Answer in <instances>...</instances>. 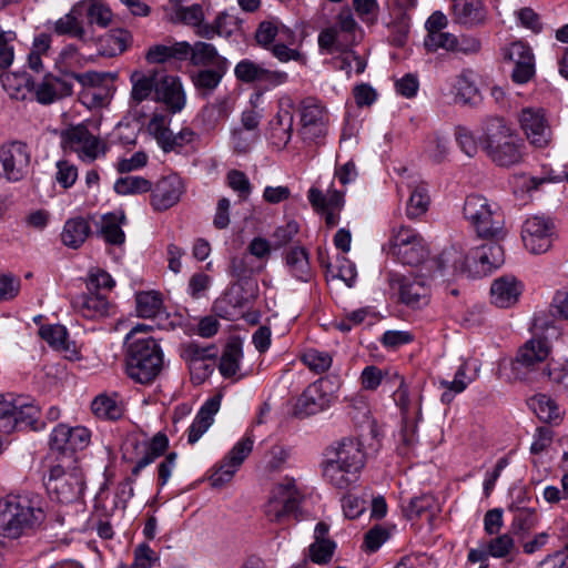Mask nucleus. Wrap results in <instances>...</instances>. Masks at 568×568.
<instances>
[{"label": "nucleus", "mask_w": 568, "mask_h": 568, "mask_svg": "<svg viewBox=\"0 0 568 568\" xmlns=\"http://www.w3.org/2000/svg\"><path fill=\"white\" fill-rule=\"evenodd\" d=\"M285 265L288 273L301 282H307L312 277L308 253L304 247H291L285 253Z\"/></svg>", "instance_id": "obj_37"}, {"label": "nucleus", "mask_w": 568, "mask_h": 568, "mask_svg": "<svg viewBox=\"0 0 568 568\" xmlns=\"http://www.w3.org/2000/svg\"><path fill=\"white\" fill-rule=\"evenodd\" d=\"M294 110L287 102L281 103L276 115L270 121L267 129V139L273 146L282 150L285 148L293 135Z\"/></svg>", "instance_id": "obj_26"}, {"label": "nucleus", "mask_w": 568, "mask_h": 568, "mask_svg": "<svg viewBox=\"0 0 568 568\" xmlns=\"http://www.w3.org/2000/svg\"><path fill=\"white\" fill-rule=\"evenodd\" d=\"M498 241L499 240H493L487 244L476 247L471 251L470 257L467 256L465 261L460 263H457L455 258L457 254L456 251H445L438 258L439 267L444 268L445 264L453 261V267L458 272L471 271L473 262L478 264L477 273H487L493 268H498L505 261L504 250Z\"/></svg>", "instance_id": "obj_10"}, {"label": "nucleus", "mask_w": 568, "mask_h": 568, "mask_svg": "<svg viewBox=\"0 0 568 568\" xmlns=\"http://www.w3.org/2000/svg\"><path fill=\"white\" fill-rule=\"evenodd\" d=\"M529 406L538 418L546 423H557L561 419V409L552 398L545 394H538L530 398Z\"/></svg>", "instance_id": "obj_45"}, {"label": "nucleus", "mask_w": 568, "mask_h": 568, "mask_svg": "<svg viewBox=\"0 0 568 568\" xmlns=\"http://www.w3.org/2000/svg\"><path fill=\"white\" fill-rule=\"evenodd\" d=\"M190 62L195 67L203 68L229 64L227 59L219 54L213 44L202 41H197L193 44Z\"/></svg>", "instance_id": "obj_41"}, {"label": "nucleus", "mask_w": 568, "mask_h": 568, "mask_svg": "<svg viewBox=\"0 0 568 568\" xmlns=\"http://www.w3.org/2000/svg\"><path fill=\"white\" fill-rule=\"evenodd\" d=\"M329 116L325 106L313 98L303 101L301 108V130L304 140L314 141L326 134Z\"/></svg>", "instance_id": "obj_19"}, {"label": "nucleus", "mask_w": 568, "mask_h": 568, "mask_svg": "<svg viewBox=\"0 0 568 568\" xmlns=\"http://www.w3.org/2000/svg\"><path fill=\"white\" fill-rule=\"evenodd\" d=\"M45 487L51 498L59 503L70 504L78 500L84 489V478L75 458L53 465L49 470Z\"/></svg>", "instance_id": "obj_7"}, {"label": "nucleus", "mask_w": 568, "mask_h": 568, "mask_svg": "<svg viewBox=\"0 0 568 568\" xmlns=\"http://www.w3.org/2000/svg\"><path fill=\"white\" fill-rule=\"evenodd\" d=\"M463 212L478 236L490 240H503L506 236L505 220L500 207L484 195H468Z\"/></svg>", "instance_id": "obj_6"}, {"label": "nucleus", "mask_w": 568, "mask_h": 568, "mask_svg": "<svg viewBox=\"0 0 568 568\" xmlns=\"http://www.w3.org/2000/svg\"><path fill=\"white\" fill-rule=\"evenodd\" d=\"M337 53L339 57L334 59L337 69L345 71L347 75H349L353 70H355L356 73L364 72L366 62L352 49H347V51H339Z\"/></svg>", "instance_id": "obj_61"}, {"label": "nucleus", "mask_w": 568, "mask_h": 568, "mask_svg": "<svg viewBox=\"0 0 568 568\" xmlns=\"http://www.w3.org/2000/svg\"><path fill=\"white\" fill-rule=\"evenodd\" d=\"M429 204V196L424 185L416 186L409 195L406 212L408 217L415 219L423 215Z\"/></svg>", "instance_id": "obj_59"}, {"label": "nucleus", "mask_w": 568, "mask_h": 568, "mask_svg": "<svg viewBox=\"0 0 568 568\" xmlns=\"http://www.w3.org/2000/svg\"><path fill=\"white\" fill-rule=\"evenodd\" d=\"M221 406V396H214L207 399L197 412L193 423L189 427L187 442L195 444L213 423L214 415Z\"/></svg>", "instance_id": "obj_29"}, {"label": "nucleus", "mask_w": 568, "mask_h": 568, "mask_svg": "<svg viewBox=\"0 0 568 568\" xmlns=\"http://www.w3.org/2000/svg\"><path fill=\"white\" fill-rule=\"evenodd\" d=\"M84 13V3L74 4L71 10L58 19L54 23V31L60 36L77 38L83 42L87 41V32L83 27L82 16Z\"/></svg>", "instance_id": "obj_31"}, {"label": "nucleus", "mask_w": 568, "mask_h": 568, "mask_svg": "<svg viewBox=\"0 0 568 568\" xmlns=\"http://www.w3.org/2000/svg\"><path fill=\"white\" fill-rule=\"evenodd\" d=\"M554 236V222L544 215L528 217L521 229L524 245L531 254L546 253L551 247Z\"/></svg>", "instance_id": "obj_16"}, {"label": "nucleus", "mask_w": 568, "mask_h": 568, "mask_svg": "<svg viewBox=\"0 0 568 568\" xmlns=\"http://www.w3.org/2000/svg\"><path fill=\"white\" fill-rule=\"evenodd\" d=\"M258 132L245 131L234 128L231 132L230 144L234 153L246 154L251 152L258 141Z\"/></svg>", "instance_id": "obj_53"}, {"label": "nucleus", "mask_w": 568, "mask_h": 568, "mask_svg": "<svg viewBox=\"0 0 568 568\" xmlns=\"http://www.w3.org/2000/svg\"><path fill=\"white\" fill-rule=\"evenodd\" d=\"M470 371V363L464 361L457 368L453 381H439V386L445 389L440 396L443 403L449 404L457 394L464 392L475 381L477 367H474V373Z\"/></svg>", "instance_id": "obj_32"}, {"label": "nucleus", "mask_w": 568, "mask_h": 568, "mask_svg": "<svg viewBox=\"0 0 568 568\" xmlns=\"http://www.w3.org/2000/svg\"><path fill=\"white\" fill-rule=\"evenodd\" d=\"M264 64L257 63L250 59H243L234 68L236 79L245 83H260Z\"/></svg>", "instance_id": "obj_57"}, {"label": "nucleus", "mask_w": 568, "mask_h": 568, "mask_svg": "<svg viewBox=\"0 0 568 568\" xmlns=\"http://www.w3.org/2000/svg\"><path fill=\"white\" fill-rule=\"evenodd\" d=\"M91 433L87 427L57 425L50 435V448L64 455L63 460L74 458L73 453L89 446Z\"/></svg>", "instance_id": "obj_18"}, {"label": "nucleus", "mask_w": 568, "mask_h": 568, "mask_svg": "<svg viewBox=\"0 0 568 568\" xmlns=\"http://www.w3.org/2000/svg\"><path fill=\"white\" fill-rule=\"evenodd\" d=\"M151 182L142 176L128 175L114 183V191L120 195H132L149 192Z\"/></svg>", "instance_id": "obj_51"}, {"label": "nucleus", "mask_w": 568, "mask_h": 568, "mask_svg": "<svg viewBox=\"0 0 568 568\" xmlns=\"http://www.w3.org/2000/svg\"><path fill=\"white\" fill-rule=\"evenodd\" d=\"M16 40L14 31L0 27V69H7L13 63Z\"/></svg>", "instance_id": "obj_60"}, {"label": "nucleus", "mask_w": 568, "mask_h": 568, "mask_svg": "<svg viewBox=\"0 0 568 568\" xmlns=\"http://www.w3.org/2000/svg\"><path fill=\"white\" fill-rule=\"evenodd\" d=\"M136 313L143 318H154L163 313L162 295L155 291L136 294Z\"/></svg>", "instance_id": "obj_44"}, {"label": "nucleus", "mask_w": 568, "mask_h": 568, "mask_svg": "<svg viewBox=\"0 0 568 568\" xmlns=\"http://www.w3.org/2000/svg\"><path fill=\"white\" fill-rule=\"evenodd\" d=\"M242 351L236 344L227 345L220 359V372L224 377H233L240 368Z\"/></svg>", "instance_id": "obj_56"}, {"label": "nucleus", "mask_w": 568, "mask_h": 568, "mask_svg": "<svg viewBox=\"0 0 568 568\" xmlns=\"http://www.w3.org/2000/svg\"><path fill=\"white\" fill-rule=\"evenodd\" d=\"M390 369L382 371L375 365L366 366L361 374L362 387L366 390H375L381 385L382 381L386 383L395 382Z\"/></svg>", "instance_id": "obj_52"}, {"label": "nucleus", "mask_w": 568, "mask_h": 568, "mask_svg": "<svg viewBox=\"0 0 568 568\" xmlns=\"http://www.w3.org/2000/svg\"><path fill=\"white\" fill-rule=\"evenodd\" d=\"M389 253L402 264L416 266L428 256L424 239L413 229L400 225L393 230Z\"/></svg>", "instance_id": "obj_12"}, {"label": "nucleus", "mask_w": 568, "mask_h": 568, "mask_svg": "<svg viewBox=\"0 0 568 568\" xmlns=\"http://www.w3.org/2000/svg\"><path fill=\"white\" fill-rule=\"evenodd\" d=\"M486 155L498 166L508 168L523 159V141L501 118L484 122L480 138Z\"/></svg>", "instance_id": "obj_4"}, {"label": "nucleus", "mask_w": 568, "mask_h": 568, "mask_svg": "<svg viewBox=\"0 0 568 568\" xmlns=\"http://www.w3.org/2000/svg\"><path fill=\"white\" fill-rule=\"evenodd\" d=\"M71 93L72 85L70 83L48 73L41 81H32L30 98L40 104L48 105Z\"/></svg>", "instance_id": "obj_27"}, {"label": "nucleus", "mask_w": 568, "mask_h": 568, "mask_svg": "<svg viewBox=\"0 0 568 568\" xmlns=\"http://www.w3.org/2000/svg\"><path fill=\"white\" fill-rule=\"evenodd\" d=\"M520 129L530 144L545 148L551 140V130L545 112L540 108H525L518 115Z\"/></svg>", "instance_id": "obj_20"}, {"label": "nucleus", "mask_w": 568, "mask_h": 568, "mask_svg": "<svg viewBox=\"0 0 568 568\" xmlns=\"http://www.w3.org/2000/svg\"><path fill=\"white\" fill-rule=\"evenodd\" d=\"M63 146L78 154L82 161L92 162L106 151L105 143L87 126L77 125L62 134Z\"/></svg>", "instance_id": "obj_15"}, {"label": "nucleus", "mask_w": 568, "mask_h": 568, "mask_svg": "<svg viewBox=\"0 0 568 568\" xmlns=\"http://www.w3.org/2000/svg\"><path fill=\"white\" fill-rule=\"evenodd\" d=\"M132 40L129 31L123 29L112 30L99 40V55L115 57L124 52Z\"/></svg>", "instance_id": "obj_39"}, {"label": "nucleus", "mask_w": 568, "mask_h": 568, "mask_svg": "<svg viewBox=\"0 0 568 568\" xmlns=\"http://www.w3.org/2000/svg\"><path fill=\"white\" fill-rule=\"evenodd\" d=\"M321 264L327 268V276L342 280L348 287L356 281L357 272L355 265L347 258H342L337 270H334L324 257L320 256Z\"/></svg>", "instance_id": "obj_54"}, {"label": "nucleus", "mask_w": 568, "mask_h": 568, "mask_svg": "<svg viewBox=\"0 0 568 568\" xmlns=\"http://www.w3.org/2000/svg\"><path fill=\"white\" fill-rule=\"evenodd\" d=\"M132 568H152L160 560V556L146 542L139 544L133 551Z\"/></svg>", "instance_id": "obj_64"}, {"label": "nucleus", "mask_w": 568, "mask_h": 568, "mask_svg": "<svg viewBox=\"0 0 568 568\" xmlns=\"http://www.w3.org/2000/svg\"><path fill=\"white\" fill-rule=\"evenodd\" d=\"M454 16L464 26L474 27L486 20V10L480 0H453Z\"/></svg>", "instance_id": "obj_35"}, {"label": "nucleus", "mask_w": 568, "mask_h": 568, "mask_svg": "<svg viewBox=\"0 0 568 568\" xmlns=\"http://www.w3.org/2000/svg\"><path fill=\"white\" fill-rule=\"evenodd\" d=\"M303 363L314 373L322 374L329 369L333 358L329 353L310 348L302 356Z\"/></svg>", "instance_id": "obj_55"}, {"label": "nucleus", "mask_w": 568, "mask_h": 568, "mask_svg": "<svg viewBox=\"0 0 568 568\" xmlns=\"http://www.w3.org/2000/svg\"><path fill=\"white\" fill-rule=\"evenodd\" d=\"M1 84L8 95L18 101L27 100L31 94L32 79L26 72H7L1 75Z\"/></svg>", "instance_id": "obj_36"}, {"label": "nucleus", "mask_w": 568, "mask_h": 568, "mask_svg": "<svg viewBox=\"0 0 568 568\" xmlns=\"http://www.w3.org/2000/svg\"><path fill=\"white\" fill-rule=\"evenodd\" d=\"M39 334L53 348L75 355V349H71V345L68 339V332L63 325L55 324L42 326L39 329Z\"/></svg>", "instance_id": "obj_46"}, {"label": "nucleus", "mask_w": 568, "mask_h": 568, "mask_svg": "<svg viewBox=\"0 0 568 568\" xmlns=\"http://www.w3.org/2000/svg\"><path fill=\"white\" fill-rule=\"evenodd\" d=\"M307 199L314 210L325 214V223L334 227L339 221V212L344 206V194L328 187L326 192L312 186L307 192Z\"/></svg>", "instance_id": "obj_23"}, {"label": "nucleus", "mask_w": 568, "mask_h": 568, "mask_svg": "<svg viewBox=\"0 0 568 568\" xmlns=\"http://www.w3.org/2000/svg\"><path fill=\"white\" fill-rule=\"evenodd\" d=\"M229 64L203 68L191 75L195 89L202 95L211 94L221 83Z\"/></svg>", "instance_id": "obj_38"}, {"label": "nucleus", "mask_w": 568, "mask_h": 568, "mask_svg": "<svg viewBox=\"0 0 568 568\" xmlns=\"http://www.w3.org/2000/svg\"><path fill=\"white\" fill-rule=\"evenodd\" d=\"M42 501L37 495L10 494L0 498V534L10 539L28 535L44 520Z\"/></svg>", "instance_id": "obj_3"}, {"label": "nucleus", "mask_w": 568, "mask_h": 568, "mask_svg": "<svg viewBox=\"0 0 568 568\" xmlns=\"http://www.w3.org/2000/svg\"><path fill=\"white\" fill-rule=\"evenodd\" d=\"M20 396L14 394H0V430L10 433L16 430L14 413Z\"/></svg>", "instance_id": "obj_49"}, {"label": "nucleus", "mask_w": 568, "mask_h": 568, "mask_svg": "<svg viewBox=\"0 0 568 568\" xmlns=\"http://www.w3.org/2000/svg\"><path fill=\"white\" fill-rule=\"evenodd\" d=\"M125 223L123 211L108 213L100 221V234L103 239L113 245H120L125 240V234L121 225Z\"/></svg>", "instance_id": "obj_40"}, {"label": "nucleus", "mask_w": 568, "mask_h": 568, "mask_svg": "<svg viewBox=\"0 0 568 568\" xmlns=\"http://www.w3.org/2000/svg\"><path fill=\"white\" fill-rule=\"evenodd\" d=\"M150 191L152 207L155 211H165L180 202L185 185L180 175L169 174L161 178Z\"/></svg>", "instance_id": "obj_22"}, {"label": "nucleus", "mask_w": 568, "mask_h": 568, "mask_svg": "<svg viewBox=\"0 0 568 568\" xmlns=\"http://www.w3.org/2000/svg\"><path fill=\"white\" fill-rule=\"evenodd\" d=\"M549 345L544 338H531L527 341L518 351L516 361L513 364V369L516 372L517 377L520 379H528V374L535 373L536 377L542 376L549 379L560 383L565 373L557 368H550V364H547L541 369L539 368L549 356Z\"/></svg>", "instance_id": "obj_8"}, {"label": "nucleus", "mask_w": 568, "mask_h": 568, "mask_svg": "<svg viewBox=\"0 0 568 568\" xmlns=\"http://www.w3.org/2000/svg\"><path fill=\"white\" fill-rule=\"evenodd\" d=\"M254 442V436L246 433L245 436L232 447L225 457L214 467L210 476L213 487H222L232 480L244 460L252 453Z\"/></svg>", "instance_id": "obj_14"}, {"label": "nucleus", "mask_w": 568, "mask_h": 568, "mask_svg": "<svg viewBox=\"0 0 568 568\" xmlns=\"http://www.w3.org/2000/svg\"><path fill=\"white\" fill-rule=\"evenodd\" d=\"M146 130L149 134L156 140V143L163 150V146L171 132L166 116L163 114H153L148 123Z\"/></svg>", "instance_id": "obj_62"}, {"label": "nucleus", "mask_w": 568, "mask_h": 568, "mask_svg": "<svg viewBox=\"0 0 568 568\" xmlns=\"http://www.w3.org/2000/svg\"><path fill=\"white\" fill-rule=\"evenodd\" d=\"M90 232V225L84 219H71L65 222L61 239L64 245L78 248L84 243Z\"/></svg>", "instance_id": "obj_43"}, {"label": "nucleus", "mask_w": 568, "mask_h": 568, "mask_svg": "<svg viewBox=\"0 0 568 568\" xmlns=\"http://www.w3.org/2000/svg\"><path fill=\"white\" fill-rule=\"evenodd\" d=\"M504 59L514 63L511 78L516 83L528 82L535 73L534 55L528 45L517 41L504 51Z\"/></svg>", "instance_id": "obj_24"}, {"label": "nucleus", "mask_w": 568, "mask_h": 568, "mask_svg": "<svg viewBox=\"0 0 568 568\" xmlns=\"http://www.w3.org/2000/svg\"><path fill=\"white\" fill-rule=\"evenodd\" d=\"M72 306L87 318L108 316L111 310L108 298L99 293H82L73 298Z\"/></svg>", "instance_id": "obj_30"}, {"label": "nucleus", "mask_w": 568, "mask_h": 568, "mask_svg": "<svg viewBox=\"0 0 568 568\" xmlns=\"http://www.w3.org/2000/svg\"><path fill=\"white\" fill-rule=\"evenodd\" d=\"M524 283L513 275L495 278L490 285L491 304L499 308L515 306L524 292Z\"/></svg>", "instance_id": "obj_25"}, {"label": "nucleus", "mask_w": 568, "mask_h": 568, "mask_svg": "<svg viewBox=\"0 0 568 568\" xmlns=\"http://www.w3.org/2000/svg\"><path fill=\"white\" fill-rule=\"evenodd\" d=\"M362 30L349 10L341 11L334 23L322 29L317 37L321 53L336 54L352 49L361 38Z\"/></svg>", "instance_id": "obj_9"}, {"label": "nucleus", "mask_w": 568, "mask_h": 568, "mask_svg": "<svg viewBox=\"0 0 568 568\" xmlns=\"http://www.w3.org/2000/svg\"><path fill=\"white\" fill-rule=\"evenodd\" d=\"M478 74L470 69H464L456 75L453 82L455 101L467 104L474 101L479 94L477 85Z\"/></svg>", "instance_id": "obj_34"}, {"label": "nucleus", "mask_w": 568, "mask_h": 568, "mask_svg": "<svg viewBox=\"0 0 568 568\" xmlns=\"http://www.w3.org/2000/svg\"><path fill=\"white\" fill-rule=\"evenodd\" d=\"M93 414L103 419H118L123 414V405L118 394H100L91 404Z\"/></svg>", "instance_id": "obj_42"}, {"label": "nucleus", "mask_w": 568, "mask_h": 568, "mask_svg": "<svg viewBox=\"0 0 568 568\" xmlns=\"http://www.w3.org/2000/svg\"><path fill=\"white\" fill-rule=\"evenodd\" d=\"M85 13L90 24H95L103 29L108 28L113 20L111 9L100 1H91L85 9Z\"/></svg>", "instance_id": "obj_58"}, {"label": "nucleus", "mask_w": 568, "mask_h": 568, "mask_svg": "<svg viewBox=\"0 0 568 568\" xmlns=\"http://www.w3.org/2000/svg\"><path fill=\"white\" fill-rule=\"evenodd\" d=\"M300 494L293 478H284L272 490L264 506V514L271 523L285 524L298 509Z\"/></svg>", "instance_id": "obj_13"}, {"label": "nucleus", "mask_w": 568, "mask_h": 568, "mask_svg": "<svg viewBox=\"0 0 568 568\" xmlns=\"http://www.w3.org/2000/svg\"><path fill=\"white\" fill-rule=\"evenodd\" d=\"M364 465L365 453L362 443L355 438H343L325 450L322 475L326 483L344 490L357 481Z\"/></svg>", "instance_id": "obj_1"}, {"label": "nucleus", "mask_w": 568, "mask_h": 568, "mask_svg": "<svg viewBox=\"0 0 568 568\" xmlns=\"http://www.w3.org/2000/svg\"><path fill=\"white\" fill-rule=\"evenodd\" d=\"M54 179L63 189L71 187L78 179V168L68 160H59L55 163Z\"/></svg>", "instance_id": "obj_63"}, {"label": "nucleus", "mask_w": 568, "mask_h": 568, "mask_svg": "<svg viewBox=\"0 0 568 568\" xmlns=\"http://www.w3.org/2000/svg\"><path fill=\"white\" fill-rule=\"evenodd\" d=\"M341 383L336 376H325L306 387L296 402V413L304 416L327 409L337 398Z\"/></svg>", "instance_id": "obj_11"}, {"label": "nucleus", "mask_w": 568, "mask_h": 568, "mask_svg": "<svg viewBox=\"0 0 568 568\" xmlns=\"http://www.w3.org/2000/svg\"><path fill=\"white\" fill-rule=\"evenodd\" d=\"M164 368V353L153 337L136 338L128 345L125 372L140 384L152 383Z\"/></svg>", "instance_id": "obj_5"}, {"label": "nucleus", "mask_w": 568, "mask_h": 568, "mask_svg": "<svg viewBox=\"0 0 568 568\" xmlns=\"http://www.w3.org/2000/svg\"><path fill=\"white\" fill-rule=\"evenodd\" d=\"M130 105L136 106L143 101L163 102L173 112L181 111L185 105V93L180 78L164 71L135 70L130 75Z\"/></svg>", "instance_id": "obj_2"}, {"label": "nucleus", "mask_w": 568, "mask_h": 568, "mask_svg": "<svg viewBox=\"0 0 568 568\" xmlns=\"http://www.w3.org/2000/svg\"><path fill=\"white\" fill-rule=\"evenodd\" d=\"M290 460V449L281 445L272 446L263 459L264 471L268 475L283 471Z\"/></svg>", "instance_id": "obj_48"}, {"label": "nucleus", "mask_w": 568, "mask_h": 568, "mask_svg": "<svg viewBox=\"0 0 568 568\" xmlns=\"http://www.w3.org/2000/svg\"><path fill=\"white\" fill-rule=\"evenodd\" d=\"M276 37H278L280 40H287V41L290 39H294V34L288 28H286V27L278 28L273 22H270V21L262 22L258 26L256 33H255V39H256L257 43L263 47L270 45L275 40Z\"/></svg>", "instance_id": "obj_50"}, {"label": "nucleus", "mask_w": 568, "mask_h": 568, "mask_svg": "<svg viewBox=\"0 0 568 568\" xmlns=\"http://www.w3.org/2000/svg\"><path fill=\"white\" fill-rule=\"evenodd\" d=\"M328 525L321 521L314 529V542L308 547L310 559L317 565L331 561L336 544L328 538Z\"/></svg>", "instance_id": "obj_28"}, {"label": "nucleus", "mask_w": 568, "mask_h": 568, "mask_svg": "<svg viewBox=\"0 0 568 568\" xmlns=\"http://www.w3.org/2000/svg\"><path fill=\"white\" fill-rule=\"evenodd\" d=\"M388 282L390 290L398 294L400 302L406 306L422 308L428 305L430 288L423 278L392 273L389 274Z\"/></svg>", "instance_id": "obj_17"}, {"label": "nucleus", "mask_w": 568, "mask_h": 568, "mask_svg": "<svg viewBox=\"0 0 568 568\" xmlns=\"http://www.w3.org/2000/svg\"><path fill=\"white\" fill-rule=\"evenodd\" d=\"M174 14H170V19L174 22H183L189 26L197 27L204 20V12L200 4L182 7L181 0H169Z\"/></svg>", "instance_id": "obj_47"}, {"label": "nucleus", "mask_w": 568, "mask_h": 568, "mask_svg": "<svg viewBox=\"0 0 568 568\" xmlns=\"http://www.w3.org/2000/svg\"><path fill=\"white\" fill-rule=\"evenodd\" d=\"M30 153L22 142H12L0 149V172L8 181L21 180L28 171Z\"/></svg>", "instance_id": "obj_21"}, {"label": "nucleus", "mask_w": 568, "mask_h": 568, "mask_svg": "<svg viewBox=\"0 0 568 568\" xmlns=\"http://www.w3.org/2000/svg\"><path fill=\"white\" fill-rule=\"evenodd\" d=\"M16 430H41L44 423L40 420L39 408L28 397L20 396L14 413Z\"/></svg>", "instance_id": "obj_33"}]
</instances>
